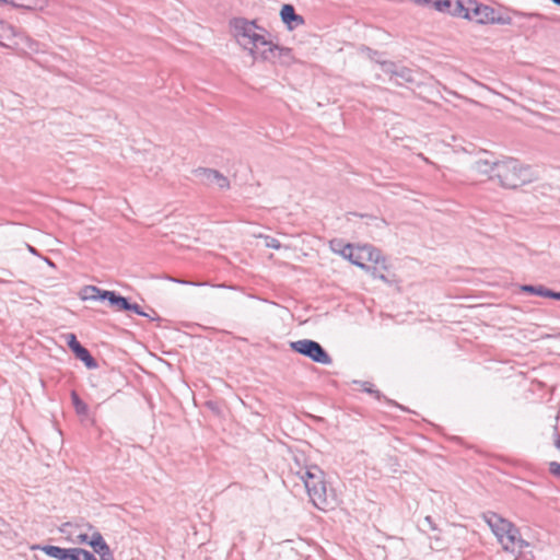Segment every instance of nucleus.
Returning a JSON list of instances; mask_svg holds the SVG:
<instances>
[{
  "label": "nucleus",
  "mask_w": 560,
  "mask_h": 560,
  "mask_svg": "<svg viewBox=\"0 0 560 560\" xmlns=\"http://www.w3.org/2000/svg\"><path fill=\"white\" fill-rule=\"evenodd\" d=\"M291 471L303 481L312 503L317 509L325 510L329 502L324 471L316 465L301 466L298 458L295 466H291Z\"/></svg>",
  "instance_id": "obj_1"
},
{
  "label": "nucleus",
  "mask_w": 560,
  "mask_h": 560,
  "mask_svg": "<svg viewBox=\"0 0 560 560\" xmlns=\"http://www.w3.org/2000/svg\"><path fill=\"white\" fill-rule=\"evenodd\" d=\"M483 520L505 551L522 552L528 546V542L522 539L518 528L499 514L487 512L483 514Z\"/></svg>",
  "instance_id": "obj_2"
},
{
  "label": "nucleus",
  "mask_w": 560,
  "mask_h": 560,
  "mask_svg": "<svg viewBox=\"0 0 560 560\" xmlns=\"http://www.w3.org/2000/svg\"><path fill=\"white\" fill-rule=\"evenodd\" d=\"M497 178L500 186L506 189H516L533 180L530 168L524 166L518 160L506 158L497 164V172L490 179Z\"/></svg>",
  "instance_id": "obj_3"
},
{
  "label": "nucleus",
  "mask_w": 560,
  "mask_h": 560,
  "mask_svg": "<svg viewBox=\"0 0 560 560\" xmlns=\"http://www.w3.org/2000/svg\"><path fill=\"white\" fill-rule=\"evenodd\" d=\"M230 26L237 44L248 50L250 56H255V51L260 49L261 45H266V37L259 33L264 32V28L257 26L255 21L234 18L231 20Z\"/></svg>",
  "instance_id": "obj_4"
},
{
  "label": "nucleus",
  "mask_w": 560,
  "mask_h": 560,
  "mask_svg": "<svg viewBox=\"0 0 560 560\" xmlns=\"http://www.w3.org/2000/svg\"><path fill=\"white\" fill-rule=\"evenodd\" d=\"M463 19L475 21L478 24L510 25L512 19L502 14L494 8L480 3L477 0H465Z\"/></svg>",
  "instance_id": "obj_5"
},
{
  "label": "nucleus",
  "mask_w": 560,
  "mask_h": 560,
  "mask_svg": "<svg viewBox=\"0 0 560 560\" xmlns=\"http://www.w3.org/2000/svg\"><path fill=\"white\" fill-rule=\"evenodd\" d=\"M290 347L296 353H300L316 363L329 365L332 362L331 357L317 341L311 339H301L292 341Z\"/></svg>",
  "instance_id": "obj_6"
},
{
  "label": "nucleus",
  "mask_w": 560,
  "mask_h": 560,
  "mask_svg": "<svg viewBox=\"0 0 560 560\" xmlns=\"http://www.w3.org/2000/svg\"><path fill=\"white\" fill-rule=\"evenodd\" d=\"M346 250L349 252L348 259L351 264L364 270H370V266H366L364 261L378 264L382 259L381 252L371 245L353 247L351 244H346Z\"/></svg>",
  "instance_id": "obj_7"
},
{
  "label": "nucleus",
  "mask_w": 560,
  "mask_h": 560,
  "mask_svg": "<svg viewBox=\"0 0 560 560\" xmlns=\"http://www.w3.org/2000/svg\"><path fill=\"white\" fill-rule=\"evenodd\" d=\"M194 175L201 180V184L211 187L217 186L220 189H229V178L217 170L208 167H198L194 170Z\"/></svg>",
  "instance_id": "obj_8"
},
{
  "label": "nucleus",
  "mask_w": 560,
  "mask_h": 560,
  "mask_svg": "<svg viewBox=\"0 0 560 560\" xmlns=\"http://www.w3.org/2000/svg\"><path fill=\"white\" fill-rule=\"evenodd\" d=\"M85 292L93 293L88 296L89 299L106 300L115 311L121 312L125 311V307L128 306V299L116 293L115 291L101 290L96 287L90 285L85 288Z\"/></svg>",
  "instance_id": "obj_9"
},
{
  "label": "nucleus",
  "mask_w": 560,
  "mask_h": 560,
  "mask_svg": "<svg viewBox=\"0 0 560 560\" xmlns=\"http://www.w3.org/2000/svg\"><path fill=\"white\" fill-rule=\"evenodd\" d=\"M67 339L68 347L73 351L75 357L85 364L88 369L97 368L96 360L91 355L89 350L78 341L75 335L70 334L67 336Z\"/></svg>",
  "instance_id": "obj_10"
},
{
  "label": "nucleus",
  "mask_w": 560,
  "mask_h": 560,
  "mask_svg": "<svg viewBox=\"0 0 560 560\" xmlns=\"http://www.w3.org/2000/svg\"><path fill=\"white\" fill-rule=\"evenodd\" d=\"M280 54L281 47L266 39V45H261L260 49H257V51H255V56L252 57L254 59H260L271 63H279Z\"/></svg>",
  "instance_id": "obj_11"
},
{
  "label": "nucleus",
  "mask_w": 560,
  "mask_h": 560,
  "mask_svg": "<svg viewBox=\"0 0 560 560\" xmlns=\"http://www.w3.org/2000/svg\"><path fill=\"white\" fill-rule=\"evenodd\" d=\"M47 556L58 560H79L78 549L79 548H61L58 546L46 545L39 547Z\"/></svg>",
  "instance_id": "obj_12"
},
{
  "label": "nucleus",
  "mask_w": 560,
  "mask_h": 560,
  "mask_svg": "<svg viewBox=\"0 0 560 560\" xmlns=\"http://www.w3.org/2000/svg\"><path fill=\"white\" fill-rule=\"evenodd\" d=\"M465 0H439L435 1V8L441 12H447L454 16L463 18Z\"/></svg>",
  "instance_id": "obj_13"
},
{
  "label": "nucleus",
  "mask_w": 560,
  "mask_h": 560,
  "mask_svg": "<svg viewBox=\"0 0 560 560\" xmlns=\"http://www.w3.org/2000/svg\"><path fill=\"white\" fill-rule=\"evenodd\" d=\"M280 16L283 23L290 28L296 27L304 23L301 15L295 13L294 7L291 4H283L280 11Z\"/></svg>",
  "instance_id": "obj_14"
},
{
  "label": "nucleus",
  "mask_w": 560,
  "mask_h": 560,
  "mask_svg": "<svg viewBox=\"0 0 560 560\" xmlns=\"http://www.w3.org/2000/svg\"><path fill=\"white\" fill-rule=\"evenodd\" d=\"M16 36L18 33L15 28L11 24L0 20V45L4 47L18 45L14 40Z\"/></svg>",
  "instance_id": "obj_15"
},
{
  "label": "nucleus",
  "mask_w": 560,
  "mask_h": 560,
  "mask_svg": "<svg viewBox=\"0 0 560 560\" xmlns=\"http://www.w3.org/2000/svg\"><path fill=\"white\" fill-rule=\"evenodd\" d=\"M500 161L495 160H489V159H478L472 168L482 175H489L492 176L497 172V164H499Z\"/></svg>",
  "instance_id": "obj_16"
},
{
  "label": "nucleus",
  "mask_w": 560,
  "mask_h": 560,
  "mask_svg": "<svg viewBox=\"0 0 560 560\" xmlns=\"http://www.w3.org/2000/svg\"><path fill=\"white\" fill-rule=\"evenodd\" d=\"M395 83L402 85L404 83H413V71L405 66H399L394 75Z\"/></svg>",
  "instance_id": "obj_17"
},
{
  "label": "nucleus",
  "mask_w": 560,
  "mask_h": 560,
  "mask_svg": "<svg viewBox=\"0 0 560 560\" xmlns=\"http://www.w3.org/2000/svg\"><path fill=\"white\" fill-rule=\"evenodd\" d=\"M387 270L386 260L382 256V259L378 264H374L373 267H370V270H368L374 278H377L382 280L385 283H390V280L386 277L384 271Z\"/></svg>",
  "instance_id": "obj_18"
},
{
  "label": "nucleus",
  "mask_w": 560,
  "mask_h": 560,
  "mask_svg": "<svg viewBox=\"0 0 560 560\" xmlns=\"http://www.w3.org/2000/svg\"><path fill=\"white\" fill-rule=\"evenodd\" d=\"M71 401L78 416H89V406L80 398L75 390L71 392Z\"/></svg>",
  "instance_id": "obj_19"
},
{
  "label": "nucleus",
  "mask_w": 560,
  "mask_h": 560,
  "mask_svg": "<svg viewBox=\"0 0 560 560\" xmlns=\"http://www.w3.org/2000/svg\"><path fill=\"white\" fill-rule=\"evenodd\" d=\"M521 291L528 293V294L539 295V296L549 298V299L551 295V290L544 285L524 284L521 287Z\"/></svg>",
  "instance_id": "obj_20"
},
{
  "label": "nucleus",
  "mask_w": 560,
  "mask_h": 560,
  "mask_svg": "<svg viewBox=\"0 0 560 560\" xmlns=\"http://www.w3.org/2000/svg\"><path fill=\"white\" fill-rule=\"evenodd\" d=\"M354 383L355 384H360L362 389H363V392L373 395L377 400H381V399L384 398L388 404H392L394 406L399 407V405L396 404L395 401H393V400H390L388 398H385L384 395L380 390L374 389L372 383H370V382H359V381H354Z\"/></svg>",
  "instance_id": "obj_21"
},
{
  "label": "nucleus",
  "mask_w": 560,
  "mask_h": 560,
  "mask_svg": "<svg viewBox=\"0 0 560 560\" xmlns=\"http://www.w3.org/2000/svg\"><path fill=\"white\" fill-rule=\"evenodd\" d=\"M89 545L94 549V551L97 553L98 550H102L103 547H107L108 545L105 542L103 536L95 532L92 535V539L89 541Z\"/></svg>",
  "instance_id": "obj_22"
},
{
  "label": "nucleus",
  "mask_w": 560,
  "mask_h": 560,
  "mask_svg": "<svg viewBox=\"0 0 560 560\" xmlns=\"http://www.w3.org/2000/svg\"><path fill=\"white\" fill-rule=\"evenodd\" d=\"M376 61L381 65L383 72H385L386 74H389L390 80H393L395 72L399 66L396 65L395 62L388 61V60H383V61L376 60Z\"/></svg>",
  "instance_id": "obj_23"
},
{
  "label": "nucleus",
  "mask_w": 560,
  "mask_h": 560,
  "mask_svg": "<svg viewBox=\"0 0 560 560\" xmlns=\"http://www.w3.org/2000/svg\"><path fill=\"white\" fill-rule=\"evenodd\" d=\"M293 54L292 49L287 47H281V54L279 58V63L283 66H290L293 62Z\"/></svg>",
  "instance_id": "obj_24"
},
{
  "label": "nucleus",
  "mask_w": 560,
  "mask_h": 560,
  "mask_svg": "<svg viewBox=\"0 0 560 560\" xmlns=\"http://www.w3.org/2000/svg\"><path fill=\"white\" fill-rule=\"evenodd\" d=\"M265 244L269 248H273V249L281 248V243L277 238L271 237V236H265Z\"/></svg>",
  "instance_id": "obj_25"
},
{
  "label": "nucleus",
  "mask_w": 560,
  "mask_h": 560,
  "mask_svg": "<svg viewBox=\"0 0 560 560\" xmlns=\"http://www.w3.org/2000/svg\"><path fill=\"white\" fill-rule=\"evenodd\" d=\"M77 555L79 557V560H97L96 557L92 552H90L85 549H82V548L78 549Z\"/></svg>",
  "instance_id": "obj_26"
},
{
  "label": "nucleus",
  "mask_w": 560,
  "mask_h": 560,
  "mask_svg": "<svg viewBox=\"0 0 560 560\" xmlns=\"http://www.w3.org/2000/svg\"><path fill=\"white\" fill-rule=\"evenodd\" d=\"M97 553L100 555L101 560H115L109 546L103 547V549L98 550Z\"/></svg>",
  "instance_id": "obj_27"
},
{
  "label": "nucleus",
  "mask_w": 560,
  "mask_h": 560,
  "mask_svg": "<svg viewBox=\"0 0 560 560\" xmlns=\"http://www.w3.org/2000/svg\"><path fill=\"white\" fill-rule=\"evenodd\" d=\"M125 311H132L133 313L140 315V316H148V313H144L140 305L136 304V303H130L128 301V306L125 307Z\"/></svg>",
  "instance_id": "obj_28"
},
{
  "label": "nucleus",
  "mask_w": 560,
  "mask_h": 560,
  "mask_svg": "<svg viewBox=\"0 0 560 560\" xmlns=\"http://www.w3.org/2000/svg\"><path fill=\"white\" fill-rule=\"evenodd\" d=\"M549 471H550V474H552L555 477L560 478V464H559V463H557V462H551V463H549Z\"/></svg>",
  "instance_id": "obj_29"
},
{
  "label": "nucleus",
  "mask_w": 560,
  "mask_h": 560,
  "mask_svg": "<svg viewBox=\"0 0 560 560\" xmlns=\"http://www.w3.org/2000/svg\"><path fill=\"white\" fill-rule=\"evenodd\" d=\"M514 14L518 15V16H523V18H542L541 14L539 13H536V12H533V13H524V12H520V11H513Z\"/></svg>",
  "instance_id": "obj_30"
},
{
  "label": "nucleus",
  "mask_w": 560,
  "mask_h": 560,
  "mask_svg": "<svg viewBox=\"0 0 560 560\" xmlns=\"http://www.w3.org/2000/svg\"><path fill=\"white\" fill-rule=\"evenodd\" d=\"M0 3L11 4L13 7H19V8H30L28 5L18 4V3L13 2V1H9V0H0Z\"/></svg>",
  "instance_id": "obj_31"
},
{
  "label": "nucleus",
  "mask_w": 560,
  "mask_h": 560,
  "mask_svg": "<svg viewBox=\"0 0 560 560\" xmlns=\"http://www.w3.org/2000/svg\"><path fill=\"white\" fill-rule=\"evenodd\" d=\"M424 522H427L430 526L431 529H435L434 525H433V522H432V517L431 516H427L424 518Z\"/></svg>",
  "instance_id": "obj_32"
},
{
  "label": "nucleus",
  "mask_w": 560,
  "mask_h": 560,
  "mask_svg": "<svg viewBox=\"0 0 560 560\" xmlns=\"http://www.w3.org/2000/svg\"><path fill=\"white\" fill-rule=\"evenodd\" d=\"M550 299L559 300L560 301V292H556L551 290Z\"/></svg>",
  "instance_id": "obj_33"
},
{
  "label": "nucleus",
  "mask_w": 560,
  "mask_h": 560,
  "mask_svg": "<svg viewBox=\"0 0 560 560\" xmlns=\"http://www.w3.org/2000/svg\"><path fill=\"white\" fill-rule=\"evenodd\" d=\"M152 313L154 316H152V314H148L147 317H149L151 320L160 319L159 316L156 315L155 311L152 310Z\"/></svg>",
  "instance_id": "obj_34"
},
{
  "label": "nucleus",
  "mask_w": 560,
  "mask_h": 560,
  "mask_svg": "<svg viewBox=\"0 0 560 560\" xmlns=\"http://www.w3.org/2000/svg\"><path fill=\"white\" fill-rule=\"evenodd\" d=\"M79 538H80V541H82V542L89 544V541H90V540H88V535L86 534L80 535Z\"/></svg>",
  "instance_id": "obj_35"
},
{
  "label": "nucleus",
  "mask_w": 560,
  "mask_h": 560,
  "mask_svg": "<svg viewBox=\"0 0 560 560\" xmlns=\"http://www.w3.org/2000/svg\"><path fill=\"white\" fill-rule=\"evenodd\" d=\"M340 254H341L345 258H347V259H348V254H349V252H348V250H346V245H345V246H343V248L340 250Z\"/></svg>",
  "instance_id": "obj_36"
},
{
  "label": "nucleus",
  "mask_w": 560,
  "mask_h": 560,
  "mask_svg": "<svg viewBox=\"0 0 560 560\" xmlns=\"http://www.w3.org/2000/svg\"><path fill=\"white\" fill-rule=\"evenodd\" d=\"M555 446L557 447V450L560 451V439H557L556 442H555Z\"/></svg>",
  "instance_id": "obj_37"
},
{
  "label": "nucleus",
  "mask_w": 560,
  "mask_h": 560,
  "mask_svg": "<svg viewBox=\"0 0 560 560\" xmlns=\"http://www.w3.org/2000/svg\"><path fill=\"white\" fill-rule=\"evenodd\" d=\"M551 2L560 7V0H551Z\"/></svg>",
  "instance_id": "obj_38"
},
{
  "label": "nucleus",
  "mask_w": 560,
  "mask_h": 560,
  "mask_svg": "<svg viewBox=\"0 0 560 560\" xmlns=\"http://www.w3.org/2000/svg\"><path fill=\"white\" fill-rule=\"evenodd\" d=\"M28 248H30V250H31L32 253H34V252H35L33 247L28 246Z\"/></svg>",
  "instance_id": "obj_39"
},
{
  "label": "nucleus",
  "mask_w": 560,
  "mask_h": 560,
  "mask_svg": "<svg viewBox=\"0 0 560 560\" xmlns=\"http://www.w3.org/2000/svg\"><path fill=\"white\" fill-rule=\"evenodd\" d=\"M7 281L3 279H0V283H5Z\"/></svg>",
  "instance_id": "obj_40"
}]
</instances>
